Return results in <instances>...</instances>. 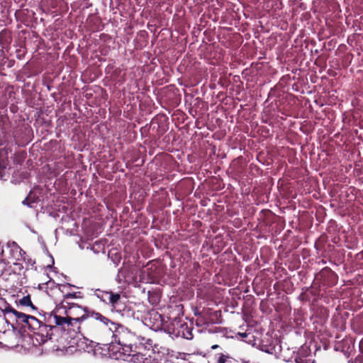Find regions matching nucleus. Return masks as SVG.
Segmentation results:
<instances>
[{
  "label": "nucleus",
  "instance_id": "f257e3e1",
  "mask_svg": "<svg viewBox=\"0 0 363 363\" xmlns=\"http://www.w3.org/2000/svg\"><path fill=\"white\" fill-rule=\"evenodd\" d=\"M112 343H116L122 350V353L128 357L132 356L131 360L138 363H144L143 351L146 348L145 345H151L150 340L138 336L128 328L121 324H116L111 330Z\"/></svg>",
  "mask_w": 363,
  "mask_h": 363
},
{
  "label": "nucleus",
  "instance_id": "f03ea898",
  "mask_svg": "<svg viewBox=\"0 0 363 363\" xmlns=\"http://www.w3.org/2000/svg\"><path fill=\"white\" fill-rule=\"evenodd\" d=\"M68 304H70V307L65 311L67 315L66 317H62L55 313L52 317H50V318L53 319V323L56 325L62 326L64 330H71V327L73 326L74 323H79L84 318V315H82L80 317H72V315H74L75 310H79L82 312V307L75 303H69Z\"/></svg>",
  "mask_w": 363,
  "mask_h": 363
},
{
  "label": "nucleus",
  "instance_id": "7ed1b4c3",
  "mask_svg": "<svg viewBox=\"0 0 363 363\" xmlns=\"http://www.w3.org/2000/svg\"><path fill=\"white\" fill-rule=\"evenodd\" d=\"M167 331L173 337H182L186 340H191L194 337L192 328L188 323L175 318L167 325Z\"/></svg>",
  "mask_w": 363,
  "mask_h": 363
},
{
  "label": "nucleus",
  "instance_id": "20e7f679",
  "mask_svg": "<svg viewBox=\"0 0 363 363\" xmlns=\"http://www.w3.org/2000/svg\"><path fill=\"white\" fill-rule=\"evenodd\" d=\"M315 280L324 286H332L337 283V276L328 267L323 268L318 272Z\"/></svg>",
  "mask_w": 363,
  "mask_h": 363
},
{
  "label": "nucleus",
  "instance_id": "39448f33",
  "mask_svg": "<svg viewBox=\"0 0 363 363\" xmlns=\"http://www.w3.org/2000/svg\"><path fill=\"white\" fill-rule=\"evenodd\" d=\"M89 318L90 320L95 322L96 327L107 328L110 332L117 324L98 312H93Z\"/></svg>",
  "mask_w": 363,
  "mask_h": 363
},
{
  "label": "nucleus",
  "instance_id": "423d86ee",
  "mask_svg": "<svg viewBox=\"0 0 363 363\" xmlns=\"http://www.w3.org/2000/svg\"><path fill=\"white\" fill-rule=\"evenodd\" d=\"M27 327L30 330L42 336L44 335V332H46L47 336L48 335V332H47L48 325L33 315H30Z\"/></svg>",
  "mask_w": 363,
  "mask_h": 363
},
{
  "label": "nucleus",
  "instance_id": "0eeeda50",
  "mask_svg": "<svg viewBox=\"0 0 363 363\" xmlns=\"http://www.w3.org/2000/svg\"><path fill=\"white\" fill-rule=\"evenodd\" d=\"M5 312L13 313L15 315L17 321L24 323L26 326L28 325L30 318V315H26V313L19 312L10 306L5 308Z\"/></svg>",
  "mask_w": 363,
  "mask_h": 363
},
{
  "label": "nucleus",
  "instance_id": "6e6552de",
  "mask_svg": "<svg viewBox=\"0 0 363 363\" xmlns=\"http://www.w3.org/2000/svg\"><path fill=\"white\" fill-rule=\"evenodd\" d=\"M235 359L228 353H217L208 361V363H235Z\"/></svg>",
  "mask_w": 363,
  "mask_h": 363
},
{
  "label": "nucleus",
  "instance_id": "1a4fd4ad",
  "mask_svg": "<svg viewBox=\"0 0 363 363\" xmlns=\"http://www.w3.org/2000/svg\"><path fill=\"white\" fill-rule=\"evenodd\" d=\"M112 311L119 313L121 316L128 315L130 309L122 301H119L117 303L112 306Z\"/></svg>",
  "mask_w": 363,
  "mask_h": 363
},
{
  "label": "nucleus",
  "instance_id": "9d476101",
  "mask_svg": "<svg viewBox=\"0 0 363 363\" xmlns=\"http://www.w3.org/2000/svg\"><path fill=\"white\" fill-rule=\"evenodd\" d=\"M260 347L262 351L270 354H277L279 351V348L281 347L280 346H278L277 344H274L273 342H272L269 345L263 343L260 345Z\"/></svg>",
  "mask_w": 363,
  "mask_h": 363
},
{
  "label": "nucleus",
  "instance_id": "9b49d317",
  "mask_svg": "<svg viewBox=\"0 0 363 363\" xmlns=\"http://www.w3.org/2000/svg\"><path fill=\"white\" fill-rule=\"evenodd\" d=\"M150 320L152 318L155 320L153 323L152 327L155 328V330L160 328L162 325L163 318L157 312H152L150 314Z\"/></svg>",
  "mask_w": 363,
  "mask_h": 363
},
{
  "label": "nucleus",
  "instance_id": "f8f14e48",
  "mask_svg": "<svg viewBox=\"0 0 363 363\" xmlns=\"http://www.w3.org/2000/svg\"><path fill=\"white\" fill-rule=\"evenodd\" d=\"M111 294L112 291H101L100 289H96L95 291V295L101 301L106 302L107 303L109 302Z\"/></svg>",
  "mask_w": 363,
  "mask_h": 363
},
{
  "label": "nucleus",
  "instance_id": "ddd939ff",
  "mask_svg": "<svg viewBox=\"0 0 363 363\" xmlns=\"http://www.w3.org/2000/svg\"><path fill=\"white\" fill-rule=\"evenodd\" d=\"M18 303L22 306H30L33 310H36V307L33 304L30 295L23 296L19 299Z\"/></svg>",
  "mask_w": 363,
  "mask_h": 363
},
{
  "label": "nucleus",
  "instance_id": "4468645a",
  "mask_svg": "<svg viewBox=\"0 0 363 363\" xmlns=\"http://www.w3.org/2000/svg\"><path fill=\"white\" fill-rule=\"evenodd\" d=\"M272 216V212L269 209L262 210L259 214V219L262 220L264 223H267V219Z\"/></svg>",
  "mask_w": 363,
  "mask_h": 363
},
{
  "label": "nucleus",
  "instance_id": "2eb2a0df",
  "mask_svg": "<svg viewBox=\"0 0 363 363\" xmlns=\"http://www.w3.org/2000/svg\"><path fill=\"white\" fill-rule=\"evenodd\" d=\"M121 300V296L119 294L112 292V294H111V296H110V300H109L108 304H110L112 307L113 306H114L116 303H117Z\"/></svg>",
  "mask_w": 363,
  "mask_h": 363
},
{
  "label": "nucleus",
  "instance_id": "dca6fc26",
  "mask_svg": "<svg viewBox=\"0 0 363 363\" xmlns=\"http://www.w3.org/2000/svg\"><path fill=\"white\" fill-rule=\"evenodd\" d=\"M65 300H69L72 298H82L80 292L67 293L64 296Z\"/></svg>",
  "mask_w": 363,
  "mask_h": 363
},
{
  "label": "nucleus",
  "instance_id": "f3484780",
  "mask_svg": "<svg viewBox=\"0 0 363 363\" xmlns=\"http://www.w3.org/2000/svg\"><path fill=\"white\" fill-rule=\"evenodd\" d=\"M296 363H314L311 359H308L307 357L298 356L295 359Z\"/></svg>",
  "mask_w": 363,
  "mask_h": 363
},
{
  "label": "nucleus",
  "instance_id": "a211bd4d",
  "mask_svg": "<svg viewBox=\"0 0 363 363\" xmlns=\"http://www.w3.org/2000/svg\"><path fill=\"white\" fill-rule=\"evenodd\" d=\"M238 335L240 336L242 340L247 342H250L251 340H247V337L250 336L251 337H254V336L251 334V333H238Z\"/></svg>",
  "mask_w": 363,
  "mask_h": 363
},
{
  "label": "nucleus",
  "instance_id": "6ab92c4d",
  "mask_svg": "<svg viewBox=\"0 0 363 363\" xmlns=\"http://www.w3.org/2000/svg\"><path fill=\"white\" fill-rule=\"evenodd\" d=\"M84 315V318L83 320H84V319H87V318H88V319H89V318L86 315V314H85V311H84V309L83 308H82V312H81V311H79V310H75V311H74V315H72V317H80V316H81V315Z\"/></svg>",
  "mask_w": 363,
  "mask_h": 363
},
{
  "label": "nucleus",
  "instance_id": "aec40b11",
  "mask_svg": "<svg viewBox=\"0 0 363 363\" xmlns=\"http://www.w3.org/2000/svg\"><path fill=\"white\" fill-rule=\"evenodd\" d=\"M329 293H330V296L334 300H336L337 301V309H338L340 308V300L338 296H336L335 294H333V291H330Z\"/></svg>",
  "mask_w": 363,
  "mask_h": 363
},
{
  "label": "nucleus",
  "instance_id": "412c9836",
  "mask_svg": "<svg viewBox=\"0 0 363 363\" xmlns=\"http://www.w3.org/2000/svg\"><path fill=\"white\" fill-rule=\"evenodd\" d=\"M30 194H28V196L23 201V204L26 205L29 207H32V202L30 201Z\"/></svg>",
  "mask_w": 363,
  "mask_h": 363
},
{
  "label": "nucleus",
  "instance_id": "4be33fe9",
  "mask_svg": "<svg viewBox=\"0 0 363 363\" xmlns=\"http://www.w3.org/2000/svg\"><path fill=\"white\" fill-rule=\"evenodd\" d=\"M218 348H221V347H220V346L219 345H217V344L213 345L211 346V349L212 350H216V349H218Z\"/></svg>",
  "mask_w": 363,
  "mask_h": 363
},
{
  "label": "nucleus",
  "instance_id": "5701e85b",
  "mask_svg": "<svg viewBox=\"0 0 363 363\" xmlns=\"http://www.w3.org/2000/svg\"><path fill=\"white\" fill-rule=\"evenodd\" d=\"M63 303H66L67 306H68V308L70 307V304H68L69 303H73L72 301H70L69 300H65V298H64V301H63Z\"/></svg>",
  "mask_w": 363,
  "mask_h": 363
},
{
  "label": "nucleus",
  "instance_id": "b1692460",
  "mask_svg": "<svg viewBox=\"0 0 363 363\" xmlns=\"http://www.w3.org/2000/svg\"><path fill=\"white\" fill-rule=\"evenodd\" d=\"M29 194H31V192H30ZM30 201L32 202V203H35L36 201V199L32 196V195H30Z\"/></svg>",
  "mask_w": 363,
  "mask_h": 363
},
{
  "label": "nucleus",
  "instance_id": "393cba45",
  "mask_svg": "<svg viewBox=\"0 0 363 363\" xmlns=\"http://www.w3.org/2000/svg\"><path fill=\"white\" fill-rule=\"evenodd\" d=\"M85 96H86V99H90L92 96V94L90 93V92L89 93H86Z\"/></svg>",
  "mask_w": 363,
  "mask_h": 363
},
{
  "label": "nucleus",
  "instance_id": "a878e982",
  "mask_svg": "<svg viewBox=\"0 0 363 363\" xmlns=\"http://www.w3.org/2000/svg\"><path fill=\"white\" fill-rule=\"evenodd\" d=\"M4 171V167H1L0 166V177H2L3 175H2V172Z\"/></svg>",
  "mask_w": 363,
  "mask_h": 363
},
{
  "label": "nucleus",
  "instance_id": "bb28decb",
  "mask_svg": "<svg viewBox=\"0 0 363 363\" xmlns=\"http://www.w3.org/2000/svg\"><path fill=\"white\" fill-rule=\"evenodd\" d=\"M335 350H338V347H337L336 345H335Z\"/></svg>",
  "mask_w": 363,
  "mask_h": 363
},
{
  "label": "nucleus",
  "instance_id": "cd10ccee",
  "mask_svg": "<svg viewBox=\"0 0 363 363\" xmlns=\"http://www.w3.org/2000/svg\"><path fill=\"white\" fill-rule=\"evenodd\" d=\"M272 92H269V95H268V96H272Z\"/></svg>",
  "mask_w": 363,
  "mask_h": 363
},
{
  "label": "nucleus",
  "instance_id": "c85d7f7f",
  "mask_svg": "<svg viewBox=\"0 0 363 363\" xmlns=\"http://www.w3.org/2000/svg\"><path fill=\"white\" fill-rule=\"evenodd\" d=\"M355 363H357V362H355Z\"/></svg>",
  "mask_w": 363,
  "mask_h": 363
}]
</instances>
